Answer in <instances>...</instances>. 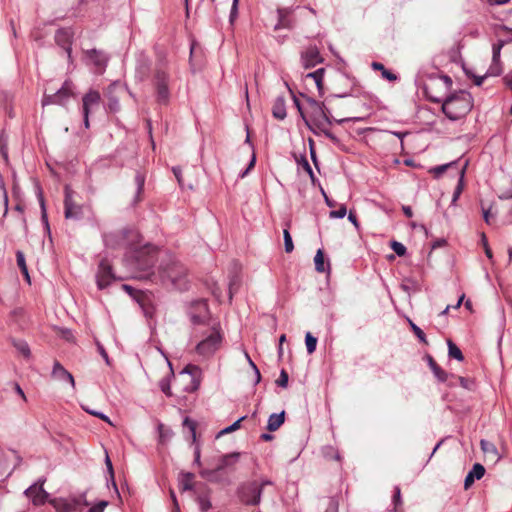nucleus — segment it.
Here are the masks:
<instances>
[{
	"instance_id": "obj_13",
	"label": "nucleus",
	"mask_w": 512,
	"mask_h": 512,
	"mask_svg": "<svg viewBox=\"0 0 512 512\" xmlns=\"http://www.w3.org/2000/svg\"><path fill=\"white\" fill-rule=\"evenodd\" d=\"M44 482L45 479H39L24 491V494L31 499L35 506L44 504L48 498V493L43 488Z\"/></svg>"
},
{
	"instance_id": "obj_19",
	"label": "nucleus",
	"mask_w": 512,
	"mask_h": 512,
	"mask_svg": "<svg viewBox=\"0 0 512 512\" xmlns=\"http://www.w3.org/2000/svg\"><path fill=\"white\" fill-rule=\"evenodd\" d=\"M71 39L72 32L69 29H59L55 34L56 43L61 46L68 54V57L71 56Z\"/></svg>"
},
{
	"instance_id": "obj_31",
	"label": "nucleus",
	"mask_w": 512,
	"mask_h": 512,
	"mask_svg": "<svg viewBox=\"0 0 512 512\" xmlns=\"http://www.w3.org/2000/svg\"><path fill=\"white\" fill-rule=\"evenodd\" d=\"M12 344L17 349V351L21 353L25 358L30 357L31 351L28 343L25 340L13 339Z\"/></svg>"
},
{
	"instance_id": "obj_16",
	"label": "nucleus",
	"mask_w": 512,
	"mask_h": 512,
	"mask_svg": "<svg viewBox=\"0 0 512 512\" xmlns=\"http://www.w3.org/2000/svg\"><path fill=\"white\" fill-rule=\"evenodd\" d=\"M505 45V41L498 40L492 46V64L490 65L487 75L488 76H498L502 69L500 63V54L503 46Z\"/></svg>"
},
{
	"instance_id": "obj_23",
	"label": "nucleus",
	"mask_w": 512,
	"mask_h": 512,
	"mask_svg": "<svg viewBox=\"0 0 512 512\" xmlns=\"http://www.w3.org/2000/svg\"><path fill=\"white\" fill-rule=\"evenodd\" d=\"M272 115L278 120H284L287 116L286 103L283 96H278L272 106Z\"/></svg>"
},
{
	"instance_id": "obj_48",
	"label": "nucleus",
	"mask_w": 512,
	"mask_h": 512,
	"mask_svg": "<svg viewBox=\"0 0 512 512\" xmlns=\"http://www.w3.org/2000/svg\"><path fill=\"white\" fill-rule=\"evenodd\" d=\"M245 357H246L250 367L254 371V374H255V384H258L261 381L260 371H259L258 367L256 366V364L252 361V359L250 358L248 353H245Z\"/></svg>"
},
{
	"instance_id": "obj_39",
	"label": "nucleus",
	"mask_w": 512,
	"mask_h": 512,
	"mask_svg": "<svg viewBox=\"0 0 512 512\" xmlns=\"http://www.w3.org/2000/svg\"><path fill=\"white\" fill-rule=\"evenodd\" d=\"M305 343H306L307 352L309 354H312L313 352H315L316 346H317V338L314 337L310 332H307L305 335Z\"/></svg>"
},
{
	"instance_id": "obj_5",
	"label": "nucleus",
	"mask_w": 512,
	"mask_h": 512,
	"mask_svg": "<svg viewBox=\"0 0 512 512\" xmlns=\"http://www.w3.org/2000/svg\"><path fill=\"white\" fill-rule=\"evenodd\" d=\"M170 74L165 63H158L153 71L152 85L155 90L156 101L160 105H167L170 101Z\"/></svg>"
},
{
	"instance_id": "obj_8",
	"label": "nucleus",
	"mask_w": 512,
	"mask_h": 512,
	"mask_svg": "<svg viewBox=\"0 0 512 512\" xmlns=\"http://www.w3.org/2000/svg\"><path fill=\"white\" fill-rule=\"evenodd\" d=\"M222 335L219 331L213 330L206 338L196 346V352L203 357L212 356L220 347Z\"/></svg>"
},
{
	"instance_id": "obj_58",
	"label": "nucleus",
	"mask_w": 512,
	"mask_h": 512,
	"mask_svg": "<svg viewBox=\"0 0 512 512\" xmlns=\"http://www.w3.org/2000/svg\"><path fill=\"white\" fill-rule=\"evenodd\" d=\"M160 389L167 396H171L170 384H169V381L167 379H162L160 381Z\"/></svg>"
},
{
	"instance_id": "obj_3",
	"label": "nucleus",
	"mask_w": 512,
	"mask_h": 512,
	"mask_svg": "<svg viewBox=\"0 0 512 512\" xmlns=\"http://www.w3.org/2000/svg\"><path fill=\"white\" fill-rule=\"evenodd\" d=\"M472 107L473 98L469 92L464 90L451 94L442 102L443 113L452 121L465 117Z\"/></svg>"
},
{
	"instance_id": "obj_38",
	"label": "nucleus",
	"mask_w": 512,
	"mask_h": 512,
	"mask_svg": "<svg viewBox=\"0 0 512 512\" xmlns=\"http://www.w3.org/2000/svg\"><path fill=\"white\" fill-rule=\"evenodd\" d=\"M286 226L289 227V224L287 223ZM283 238H284L285 251L287 253H291L294 250V244H293L292 237H291V234H290L288 228H285L283 230Z\"/></svg>"
},
{
	"instance_id": "obj_41",
	"label": "nucleus",
	"mask_w": 512,
	"mask_h": 512,
	"mask_svg": "<svg viewBox=\"0 0 512 512\" xmlns=\"http://www.w3.org/2000/svg\"><path fill=\"white\" fill-rule=\"evenodd\" d=\"M480 445L484 453L493 454L494 456H497V448L493 443L487 440H481Z\"/></svg>"
},
{
	"instance_id": "obj_34",
	"label": "nucleus",
	"mask_w": 512,
	"mask_h": 512,
	"mask_svg": "<svg viewBox=\"0 0 512 512\" xmlns=\"http://www.w3.org/2000/svg\"><path fill=\"white\" fill-rule=\"evenodd\" d=\"M372 68L374 70L381 71L382 77L387 79V80H389V81H395L397 79V76L393 72L387 70L384 67V65L382 63H380V62H373L372 63Z\"/></svg>"
},
{
	"instance_id": "obj_37",
	"label": "nucleus",
	"mask_w": 512,
	"mask_h": 512,
	"mask_svg": "<svg viewBox=\"0 0 512 512\" xmlns=\"http://www.w3.org/2000/svg\"><path fill=\"white\" fill-rule=\"evenodd\" d=\"M392 504L394 512H402L399 510V506L402 505L401 490L399 486L394 487V494L392 496Z\"/></svg>"
},
{
	"instance_id": "obj_15",
	"label": "nucleus",
	"mask_w": 512,
	"mask_h": 512,
	"mask_svg": "<svg viewBox=\"0 0 512 512\" xmlns=\"http://www.w3.org/2000/svg\"><path fill=\"white\" fill-rule=\"evenodd\" d=\"M56 512H72L81 505L80 498H55L50 501Z\"/></svg>"
},
{
	"instance_id": "obj_27",
	"label": "nucleus",
	"mask_w": 512,
	"mask_h": 512,
	"mask_svg": "<svg viewBox=\"0 0 512 512\" xmlns=\"http://www.w3.org/2000/svg\"><path fill=\"white\" fill-rule=\"evenodd\" d=\"M149 70V61L146 58L139 59L135 71L136 78L140 81H143L148 76Z\"/></svg>"
},
{
	"instance_id": "obj_17",
	"label": "nucleus",
	"mask_w": 512,
	"mask_h": 512,
	"mask_svg": "<svg viewBox=\"0 0 512 512\" xmlns=\"http://www.w3.org/2000/svg\"><path fill=\"white\" fill-rule=\"evenodd\" d=\"M301 61L305 69H310L321 63L323 59L316 46H309L304 52H302Z\"/></svg>"
},
{
	"instance_id": "obj_47",
	"label": "nucleus",
	"mask_w": 512,
	"mask_h": 512,
	"mask_svg": "<svg viewBox=\"0 0 512 512\" xmlns=\"http://www.w3.org/2000/svg\"><path fill=\"white\" fill-rule=\"evenodd\" d=\"M39 202H40V206H41L42 221H43L46 229L49 231L50 228H49L48 217H47L46 208H45V202H44V199H43V196L41 193L39 194Z\"/></svg>"
},
{
	"instance_id": "obj_56",
	"label": "nucleus",
	"mask_w": 512,
	"mask_h": 512,
	"mask_svg": "<svg viewBox=\"0 0 512 512\" xmlns=\"http://www.w3.org/2000/svg\"><path fill=\"white\" fill-rule=\"evenodd\" d=\"M238 3L239 0H233L232 2V7L230 11V22H233L238 15Z\"/></svg>"
},
{
	"instance_id": "obj_14",
	"label": "nucleus",
	"mask_w": 512,
	"mask_h": 512,
	"mask_svg": "<svg viewBox=\"0 0 512 512\" xmlns=\"http://www.w3.org/2000/svg\"><path fill=\"white\" fill-rule=\"evenodd\" d=\"M97 285L99 289H104L115 280V276L112 272V267L106 260H102L99 263L98 271L96 274Z\"/></svg>"
},
{
	"instance_id": "obj_36",
	"label": "nucleus",
	"mask_w": 512,
	"mask_h": 512,
	"mask_svg": "<svg viewBox=\"0 0 512 512\" xmlns=\"http://www.w3.org/2000/svg\"><path fill=\"white\" fill-rule=\"evenodd\" d=\"M192 480H193V474L192 473H185L183 474L181 480H180V488L182 491H189V490H192L193 488V485H192Z\"/></svg>"
},
{
	"instance_id": "obj_40",
	"label": "nucleus",
	"mask_w": 512,
	"mask_h": 512,
	"mask_svg": "<svg viewBox=\"0 0 512 512\" xmlns=\"http://www.w3.org/2000/svg\"><path fill=\"white\" fill-rule=\"evenodd\" d=\"M197 503L202 512H206L211 508V502L207 495H199L197 497Z\"/></svg>"
},
{
	"instance_id": "obj_32",
	"label": "nucleus",
	"mask_w": 512,
	"mask_h": 512,
	"mask_svg": "<svg viewBox=\"0 0 512 512\" xmlns=\"http://www.w3.org/2000/svg\"><path fill=\"white\" fill-rule=\"evenodd\" d=\"M135 184H136V196L134 202L140 201V196L144 190L145 184V175L141 172L137 171L135 175Z\"/></svg>"
},
{
	"instance_id": "obj_30",
	"label": "nucleus",
	"mask_w": 512,
	"mask_h": 512,
	"mask_svg": "<svg viewBox=\"0 0 512 512\" xmlns=\"http://www.w3.org/2000/svg\"><path fill=\"white\" fill-rule=\"evenodd\" d=\"M16 261L19 269L21 270L23 276L25 277V280L30 284L31 280L28 272V267L26 265L25 255L20 250L16 252Z\"/></svg>"
},
{
	"instance_id": "obj_61",
	"label": "nucleus",
	"mask_w": 512,
	"mask_h": 512,
	"mask_svg": "<svg viewBox=\"0 0 512 512\" xmlns=\"http://www.w3.org/2000/svg\"><path fill=\"white\" fill-rule=\"evenodd\" d=\"M483 210V219L484 221L488 224V225H491V218L494 216L492 213H491V208H488V209H482Z\"/></svg>"
},
{
	"instance_id": "obj_44",
	"label": "nucleus",
	"mask_w": 512,
	"mask_h": 512,
	"mask_svg": "<svg viewBox=\"0 0 512 512\" xmlns=\"http://www.w3.org/2000/svg\"><path fill=\"white\" fill-rule=\"evenodd\" d=\"M410 322V326H411V329L412 331L414 332V334L417 336V338L419 339L420 342L422 343H427V340H426V335L425 333L422 331V329L420 327H418L415 323H413L412 321H409Z\"/></svg>"
},
{
	"instance_id": "obj_45",
	"label": "nucleus",
	"mask_w": 512,
	"mask_h": 512,
	"mask_svg": "<svg viewBox=\"0 0 512 512\" xmlns=\"http://www.w3.org/2000/svg\"><path fill=\"white\" fill-rule=\"evenodd\" d=\"M217 473H218V471L216 468L215 469H203L200 471L201 477H203L204 479H207L209 481H215Z\"/></svg>"
},
{
	"instance_id": "obj_51",
	"label": "nucleus",
	"mask_w": 512,
	"mask_h": 512,
	"mask_svg": "<svg viewBox=\"0 0 512 512\" xmlns=\"http://www.w3.org/2000/svg\"><path fill=\"white\" fill-rule=\"evenodd\" d=\"M183 425L189 429V431L191 432L193 441H195V439H196V423L193 420L186 417L183 421Z\"/></svg>"
},
{
	"instance_id": "obj_60",
	"label": "nucleus",
	"mask_w": 512,
	"mask_h": 512,
	"mask_svg": "<svg viewBox=\"0 0 512 512\" xmlns=\"http://www.w3.org/2000/svg\"><path fill=\"white\" fill-rule=\"evenodd\" d=\"M86 411H87L89 414L94 415V416H96V417H98V418L102 419V420H103V421H105V422L110 423V419H109V417H108L107 415H105L104 413H102V412H98V411H95V410H88V409H87Z\"/></svg>"
},
{
	"instance_id": "obj_26",
	"label": "nucleus",
	"mask_w": 512,
	"mask_h": 512,
	"mask_svg": "<svg viewBox=\"0 0 512 512\" xmlns=\"http://www.w3.org/2000/svg\"><path fill=\"white\" fill-rule=\"evenodd\" d=\"M285 420V412L282 411L278 414L273 413L269 416L268 423H267V429L270 432L276 431L279 429V427L284 423Z\"/></svg>"
},
{
	"instance_id": "obj_46",
	"label": "nucleus",
	"mask_w": 512,
	"mask_h": 512,
	"mask_svg": "<svg viewBox=\"0 0 512 512\" xmlns=\"http://www.w3.org/2000/svg\"><path fill=\"white\" fill-rule=\"evenodd\" d=\"M346 213H347L346 206L342 204L339 207V209L330 211L329 217L335 218V219H342L345 217Z\"/></svg>"
},
{
	"instance_id": "obj_35",
	"label": "nucleus",
	"mask_w": 512,
	"mask_h": 512,
	"mask_svg": "<svg viewBox=\"0 0 512 512\" xmlns=\"http://www.w3.org/2000/svg\"><path fill=\"white\" fill-rule=\"evenodd\" d=\"M314 264H315V269L317 272L323 273L326 271V267L324 265V254L321 249H319L316 252V255L314 257Z\"/></svg>"
},
{
	"instance_id": "obj_1",
	"label": "nucleus",
	"mask_w": 512,
	"mask_h": 512,
	"mask_svg": "<svg viewBox=\"0 0 512 512\" xmlns=\"http://www.w3.org/2000/svg\"><path fill=\"white\" fill-rule=\"evenodd\" d=\"M306 103V114L303 116V121L307 128L315 135L324 134L333 142H338V138L329 130L328 126H331L333 122L341 124L352 119H335L324 103L311 97H306ZM354 120H358V118Z\"/></svg>"
},
{
	"instance_id": "obj_62",
	"label": "nucleus",
	"mask_w": 512,
	"mask_h": 512,
	"mask_svg": "<svg viewBox=\"0 0 512 512\" xmlns=\"http://www.w3.org/2000/svg\"><path fill=\"white\" fill-rule=\"evenodd\" d=\"M173 174L175 175L178 183L182 185V171L181 168L176 166L172 168Z\"/></svg>"
},
{
	"instance_id": "obj_24",
	"label": "nucleus",
	"mask_w": 512,
	"mask_h": 512,
	"mask_svg": "<svg viewBox=\"0 0 512 512\" xmlns=\"http://www.w3.org/2000/svg\"><path fill=\"white\" fill-rule=\"evenodd\" d=\"M100 100H101L100 93L95 90H90L88 93H86L84 95V97L82 99V102H83L82 110L90 112V108L93 105L99 104Z\"/></svg>"
},
{
	"instance_id": "obj_12",
	"label": "nucleus",
	"mask_w": 512,
	"mask_h": 512,
	"mask_svg": "<svg viewBox=\"0 0 512 512\" xmlns=\"http://www.w3.org/2000/svg\"><path fill=\"white\" fill-rule=\"evenodd\" d=\"M137 236L133 230L124 229L117 232H111L104 235L103 240L106 247L117 249L128 245L126 238L128 235Z\"/></svg>"
},
{
	"instance_id": "obj_7",
	"label": "nucleus",
	"mask_w": 512,
	"mask_h": 512,
	"mask_svg": "<svg viewBox=\"0 0 512 512\" xmlns=\"http://www.w3.org/2000/svg\"><path fill=\"white\" fill-rule=\"evenodd\" d=\"M241 502L246 505H257L261 501L262 487L257 481H251L243 484L238 490Z\"/></svg>"
},
{
	"instance_id": "obj_22",
	"label": "nucleus",
	"mask_w": 512,
	"mask_h": 512,
	"mask_svg": "<svg viewBox=\"0 0 512 512\" xmlns=\"http://www.w3.org/2000/svg\"><path fill=\"white\" fill-rule=\"evenodd\" d=\"M425 360L433 372L434 376L437 378L439 382H446L448 379V374L436 363L434 358L427 354L425 356Z\"/></svg>"
},
{
	"instance_id": "obj_6",
	"label": "nucleus",
	"mask_w": 512,
	"mask_h": 512,
	"mask_svg": "<svg viewBox=\"0 0 512 512\" xmlns=\"http://www.w3.org/2000/svg\"><path fill=\"white\" fill-rule=\"evenodd\" d=\"M71 97H74V85L70 80H66L61 88H59L54 94H44L42 99V105H61L64 106L68 103Z\"/></svg>"
},
{
	"instance_id": "obj_29",
	"label": "nucleus",
	"mask_w": 512,
	"mask_h": 512,
	"mask_svg": "<svg viewBox=\"0 0 512 512\" xmlns=\"http://www.w3.org/2000/svg\"><path fill=\"white\" fill-rule=\"evenodd\" d=\"M467 165H468V162L465 163L464 167L459 172L458 183L455 187V190L453 192V197H452L453 203L458 200V198L460 197V195L464 189V176H465V171H466Z\"/></svg>"
},
{
	"instance_id": "obj_59",
	"label": "nucleus",
	"mask_w": 512,
	"mask_h": 512,
	"mask_svg": "<svg viewBox=\"0 0 512 512\" xmlns=\"http://www.w3.org/2000/svg\"><path fill=\"white\" fill-rule=\"evenodd\" d=\"M107 505H108L107 501H100L98 504L91 507L89 509V512H103Z\"/></svg>"
},
{
	"instance_id": "obj_2",
	"label": "nucleus",
	"mask_w": 512,
	"mask_h": 512,
	"mask_svg": "<svg viewBox=\"0 0 512 512\" xmlns=\"http://www.w3.org/2000/svg\"><path fill=\"white\" fill-rule=\"evenodd\" d=\"M158 250L151 244L135 250L129 260V265L138 279H150L155 275L153 270L157 260Z\"/></svg>"
},
{
	"instance_id": "obj_52",
	"label": "nucleus",
	"mask_w": 512,
	"mask_h": 512,
	"mask_svg": "<svg viewBox=\"0 0 512 512\" xmlns=\"http://www.w3.org/2000/svg\"><path fill=\"white\" fill-rule=\"evenodd\" d=\"M285 85H286L287 87H289V85H288V83H287V82H285ZM288 89H289V91H290V93H291V95H292L294 105H295V107L297 108V110H298V112H299V114H300L301 118L303 119V116H305V114H306V110H305V111L303 110V108H302V106H301V103H300L299 99L294 95L293 91H292L290 88H288Z\"/></svg>"
},
{
	"instance_id": "obj_28",
	"label": "nucleus",
	"mask_w": 512,
	"mask_h": 512,
	"mask_svg": "<svg viewBox=\"0 0 512 512\" xmlns=\"http://www.w3.org/2000/svg\"><path fill=\"white\" fill-rule=\"evenodd\" d=\"M324 68H319L315 70L314 72H310L306 75V78H311L315 82L317 89L319 91V94H323V78H324Z\"/></svg>"
},
{
	"instance_id": "obj_57",
	"label": "nucleus",
	"mask_w": 512,
	"mask_h": 512,
	"mask_svg": "<svg viewBox=\"0 0 512 512\" xmlns=\"http://www.w3.org/2000/svg\"><path fill=\"white\" fill-rule=\"evenodd\" d=\"M105 464H106L107 470H108V472L110 474L111 481H112L114 487L116 488V484H115V481H114L113 465H112V462H111V460H110L108 455L106 456Z\"/></svg>"
},
{
	"instance_id": "obj_11",
	"label": "nucleus",
	"mask_w": 512,
	"mask_h": 512,
	"mask_svg": "<svg viewBox=\"0 0 512 512\" xmlns=\"http://www.w3.org/2000/svg\"><path fill=\"white\" fill-rule=\"evenodd\" d=\"M85 58L89 65L94 66V72L102 74L107 66L109 56L102 50L91 49L85 52Z\"/></svg>"
},
{
	"instance_id": "obj_4",
	"label": "nucleus",
	"mask_w": 512,
	"mask_h": 512,
	"mask_svg": "<svg viewBox=\"0 0 512 512\" xmlns=\"http://www.w3.org/2000/svg\"><path fill=\"white\" fill-rule=\"evenodd\" d=\"M159 277L164 284L170 283L174 288H187L186 269L175 259L169 258L167 263H161L158 269Z\"/></svg>"
},
{
	"instance_id": "obj_54",
	"label": "nucleus",
	"mask_w": 512,
	"mask_h": 512,
	"mask_svg": "<svg viewBox=\"0 0 512 512\" xmlns=\"http://www.w3.org/2000/svg\"><path fill=\"white\" fill-rule=\"evenodd\" d=\"M481 242H482V245L484 247V250H485V254L486 256L491 259L492 258V251L488 245V241H487V238H486V235L484 233L481 234Z\"/></svg>"
},
{
	"instance_id": "obj_21",
	"label": "nucleus",
	"mask_w": 512,
	"mask_h": 512,
	"mask_svg": "<svg viewBox=\"0 0 512 512\" xmlns=\"http://www.w3.org/2000/svg\"><path fill=\"white\" fill-rule=\"evenodd\" d=\"M485 474V468L479 463H475L472 469L468 472L464 480L465 488H469L475 480L481 479Z\"/></svg>"
},
{
	"instance_id": "obj_49",
	"label": "nucleus",
	"mask_w": 512,
	"mask_h": 512,
	"mask_svg": "<svg viewBox=\"0 0 512 512\" xmlns=\"http://www.w3.org/2000/svg\"><path fill=\"white\" fill-rule=\"evenodd\" d=\"M288 380H289L288 373L284 369H282L280 371L279 378L276 380V384L279 387L286 388L288 386Z\"/></svg>"
},
{
	"instance_id": "obj_42",
	"label": "nucleus",
	"mask_w": 512,
	"mask_h": 512,
	"mask_svg": "<svg viewBox=\"0 0 512 512\" xmlns=\"http://www.w3.org/2000/svg\"><path fill=\"white\" fill-rule=\"evenodd\" d=\"M457 162L456 161H453V162H450V163H447V164H443V165H438V166H435L431 169V173H433V175L435 177H439L441 176L449 167L455 165Z\"/></svg>"
},
{
	"instance_id": "obj_18",
	"label": "nucleus",
	"mask_w": 512,
	"mask_h": 512,
	"mask_svg": "<svg viewBox=\"0 0 512 512\" xmlns=\"http://www.w3.org/2000/svg\"><path fill=\"white\" fill-rule=\"evenodd\" d=\"M126 90V87H124L120 82H113L110 84L107 88V97H108V109L110 112H117L120 109L119 100L116 96H114V93L118 90Z\"/></svg>"
},
{
	"instance_id": "obj_33",
	"label": "nucleus",
	"mask_w": 512,
	"mask_h": 512,
	"mask_svg": "<svg viewBox=\"0 0 512 512\" xmlns=\"http://www.w3.org/2000/svg\"><path fill=\"white\" fill-rule=\"evenodd\" d=\"M447 345H448V355L450 358H454L458 361L464 360L462 351L459 349V347L453 341L448 340Z\"/></svg>"
},
{
	"instance_id": "obj_50",
	"label": "nucleus",
	"mask_w": 512,
	"mask_h": 512,
	"mask_svg": "<svg viewBox=\"0 0 512 512\" xmlns=\"http://www.w3.org/2000/svg\"><path fill=\"white\" fill-rule=\"evenodd\" d=\"M391 248L398 256H404L406 254V247L398 241H392Z\"/></svg>"
},
{
	"instance_id": "obj_53",
	"label": "nucleus",
	"mask_w": 512,
	"mask_h": 512,
	"mask_svg": "<svg viewBox=\"0 0 512 512\" xmlns=\"http://www.w3.org/2000/svg\"><path fill=\"white\" fill-rule=\"evenodd\" d=\"M96 346H97V350L98 352L100 353V355L102 356V358L105 360V362L110 365V359H109V356L105 350V348L103 347V345L99 342V341H96Z\"/></svg>"
},
{
	"instance_id": "obj_10",
	"label": "nucleus",
	"mask_w": 512,
	"mask_h": 512,
	"mask_svg": "<svg viewBox=\"0 0 512 512\" xmlns=\"http://www.w3.org/2000/svg\"><path fill=\"white\" fill-rule=\"evenodd\" d=\"M299 6L279 7L277 8V23L274 25V30L287 29L291 30L295 26L293 14Z\"/></svg>"
},
{
	"instance_id": "obj_20",
	"label": "nucleus",
	"mask_w": 512,
	"mask_h": 512,
	"mask_svg": "<svg viewBox=\"0 0 512 512\" xmlns=\"http://www.w3.org/2000/svg\"><path fill=\"white\" fill-rule=\"evenodd\" d=\"M52 376L57 380L67 381L71 384L73 388L75 387L73 375L69 371H67L58 361L54 362Z\"/></svg>"
},
{
	"instance_id": "obj_64",
	"label": "nucleus",
	"mask_w": 512,
	"mask_h": 512,
	"mask_svg": "<svg viewBox=\"0 0 512 512\" xmlns=\"http://www.w3.org/2000/svg\"><path fill=\"white\" fill-rule=\"evenodd\" d=\"M505 84L512 90V70L504 77Z\"/></svg>"
},
{
	"instance_id": "obj_25",
	"label": "nucleus",
	"mask_w": 512,
	"mask_h": 512,
	"mask_svg": "<svg viewBox=\"0 0 512 512\" xmlns=\"http://www.w3.org/2000/svg\"><path fill=\"white\" fill-rule=\"evenodd\" d=\"M240 455L241 454L239 452H232V453L223 455L220 458L219 463L216 467L217 471L219 472V471L235 464L239 460Z\"/></svg>"
},
{
	"instance_id": "obj_43",
	"label": "nucleus",
	"mask_w": 512,
	"mask_h": 512,
	"mask_svg": "<svg viewBox=\"0 0 512 512\" xmlns=\"http://www.w3.org/2000/svg\"><path fill=\"white\" fill-rule=\"evenodd\" d=\"M246 418V416H242L240 417L237 421H235L233 424H231L230 426L224 428L223 430L220 431L219 435H223V434H228V433H231V432H234L236 431L237 429L240 428V423Z\"/></svg>"
},
{
	"instance_id": "obj_63",
	"label": "nucleus",
	"mask_w": 512,
	"mask_h": 512,
	"mask_svg": "<svg viewBox=\"0 0 512 512\" xmlns=\"http://www.w3.org/2000/svg\"><path fill=\"white\" fill-rule=\"evenodd\" d=\"M348 220L357 228L359 229L360 227V224L357 220V217L355 215V213H353L352 211L349 212L348 214Z\"/></svg>"
},
{
	"instance_id": "obj_55",
	"label": "nucleus",
	"mask_w": 512,
	"mask_h": 512,
	"mask_svg": "<svg viewBox=\"0 0 512 512\" xmlns=\"http://www.w3.org/2000/svg\"><path fill=\"white\" fill-rule=\"evenodd\" d=\"M0 153L5 160L8 159L7 143L3 136L0 137Z\"/></svg>"
},
{
	"instance_id": "obj_9",
	"label": "nucleus",
	"mask_w": 512,
	"mask_h": 512,
	"mask_svg": "<svg viewBox=\"0 0 512 512\" xmlns=\"http://www.w3.org/2000/svg\"><path fill=\"white\" fill-rule=\"evenodd\" d=\"M64 215L66 219L79 220L83 216V209L73 200L74 191L68 186L64 189Z\"/></svg>"
}]
</instances>
